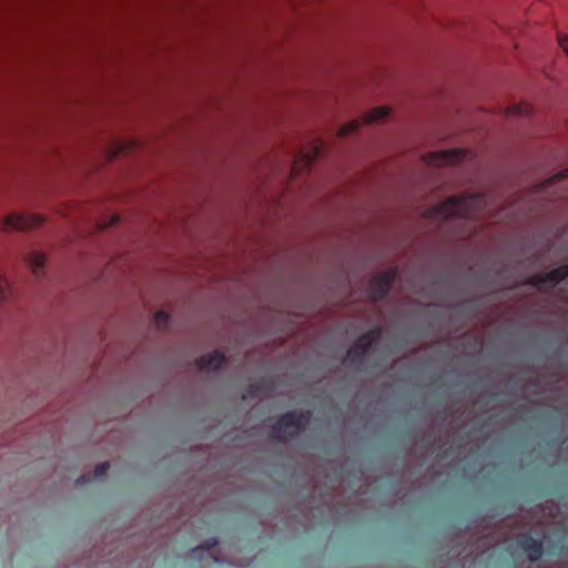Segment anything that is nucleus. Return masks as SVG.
<instances>
[{"mask_svg":"<svg viewBox=\"0 0 568 568\" xmlns=\"http://www.w3.org/2000/svg\"><path fill=\"white\" fill-rule=\"evenodd\" d=\"M488 205V199L483 193L467 196H453L442 204L432 207L426 216L433 220H446L450 217L476 219Z\"/></svg>","mask_w":568,"mask_h":568,"instance_id":"nucleus-1","label":"nucleus"},{"mask_svg":"<svg viewBox=\"0 0 568 568\" xmlns=\"http://www.w3.org/2000/svg\"><path fill=\"white\" fill-rule=\"evenodd\" d=\"M311 418L312 414L310 410L286 412L274 423L272 436L280 442L294 438L307 428Z\"/></svg>","mask_w":568,"mask_h":568,"instance_id":"nucleus-2","label":"nucleus"},{"mask_svg":"<svg viewBox=\"0 0 568 568\" xmlns=\"http://www.w3.org/2000/svg\"><path fill=\"white\" fill-rule=\"evenodd\" d=\"M382 327L376 326L362 334L348 348L343 363L346 366L359 368L364 364L372 345L382 337Z\"/></svg>","mask_w":568,"mask_h":568,"instance_id":"nucleus-3","label":"nucleus"},{"mask_svg":"<svg viewBox=\"0 0 568 568\" xmlns=\"http://www.w3.org/2000/svg\"><path fill=\"white\" fill-rule=\"evenodd\" d=\"M397 276V268H389L376 274L369 284V295L375 302L384 300L390 292Z\"/></svg>","mask_w":568,"mask_h":568,"instance_id":"nucleus-4","label":"nucleus"},{"mask_svg":"<svg viewBox=\"0 0 568 568\" xmlns=\"http://www.w3.org/2000/svg\"><path fill=\"white\" fill-rule=\"evenodd\" d=\"M44 220L39 215L12 214L2 223L3 231H24L42 225Z\"/></svg>","mask_w":568,"mask_h":568,"instance_id":"nucleus-5","label":"nucleus"},{"mask_svg":"<svg viewBox=\"0 0 568 568\" xmlns=\"http://www.w3.org/2000/svg\"><path fill=\"white\" fill-rule=\"evenodd\" d=\"M467 156L465 150H443L424 158L432 165H453L464 161Z\"/></svg>","mask_w":568,"mask_h":568,"instance_id":"nucleus-6","label":"nucleus"},{"mask_svg":"<svg viewBox=\"0 0 568 568\" xmlns=\"http://www.w3.org/2000/svg\"><path fill=\"white\" fill-rule=\"evenodd\" d=\"M518 546L527 554L531 562L538 561L544 555V544L540 539L525 532L518 538Z\"/></svg>","mask_w":568,"mask_h":568,"instance_id":"nucleus-7","label":"nucleus"},{"mask_svg":"<svg viewBox=\"0 0 568 568\" xmlns=\"http://www.w3.org/2000/svg\"><path fill=\"white\" fill-rule=\"evenodd\" d=\"M225 355L222 352L214 351L213 353L202 355L196 361V366L201 371L217 372L225 363Z\"/></svg>","mask_w":568,"mask_h":568,"instance_id":"nucleus-8","label":"nucleus"},{"mask_svg":"<svg viewBox=\"0 0 568 568\" xmlns=\"http://www.w3.org/2000/svg\"><path fill=\"white\" fill-rule=\"evenodd\" d=\"M109 468L110 464L108 462L101 463L95 466L93 474H83L78 477L75 484L84 485L92 481L93 479H103L106 476Z\"/></svg>","mask_w":568,"mask_h":568,"instance_id":"nucleus-9","label":"nucleus"},{"mask_svg":"<svg viewBox=\"0 0 568 568\" xmlns=\"http://www.w3.org/2000/svg\"><path fill=\"white\" fill-rule=\"evenodd\" d=\"M27 262L30 268L32 270L34 276L37 278H40L44 270L45 256L42 253L34 252L28 256Z\"/></svg>","mask_w":568,"mask_h":568,"instance_id":"nucleus-10","label":"nucleus"},{"mask_svg":"<svg viewBox=\"0 0 568 568\" xmlns=\"http://www.w3.org/2000/svg\"><path fill=\"white\" fill-rule=\"evenodd\" d=\"M545 277L547 284H550L551 287L556 286L562 280L568 277V263L559 267H556L548 273H545Z\"/></svg>","mask_w":568,"mask_h":568,"instance_id":"nucleus-11","label":"nucleus"},{"mask_svg":"<svg viewBox=\"0 0 568 568\" xmlns=\"http://www.w3.org/2000/svg\"><path fill=\"white\" fill-rule=\"evenodd\" d=\"M217 545V540L216 538H210L207 539L203 546H200V547H196V548H193L192 551H191V556L193 558H196V557H202L203 555L206 556V557H211L212 558V555H211V550ZM213 560L216 561V557H213Z\"/></svg>","mask_w":568,"mask_h":568,"instance_id":"nucleus-12","label":"nucleus"},{"mask_svg":"<svg viewBox=\"0 0 568 568\" xmlns=\"http://www.w3.org/2000/svg\"><path fill=\"white\" fill-rule=\"evenodd\" d=\"M389 113L390 109L387 106L375 108L365 115V122L369 124L375 123L379 120L387 118Z\"/></svg>","mask_w":568,"mask_h":568,"instance_id":"nucleus-13","label":"nucleus"},{"mask_svg":"<svg viewBox=\"0 0 568 568\" xmlns=\"http://www.w3.org/2000/svg\"><path fill=\"white\" fill-rule=\"evenodd\" d=\"M362 125V122L359 120H354L352 122H349L348 124L344 125L341 130H339V135L341 136H347L349 134H352L353 132H356L357 130H359Z\"/></svg>","mask_w":568,"mask_h":568,"instance_id":"nucleus-14","label":"nucleus"},{"mask_svg":"<svg viewBox=\"0 0 568 568\" xmlns=\"http://www.w3.org/2000/svg\"><path fill=\"white\" fill-rule=\"evenodd\" d=\"M527 283L531 286L537 287L538 290H544L545 285H547L545 273L530 276Z\"/></svg>","mask_w":568,"mask_h":568,"instance_id":"nucleus-15","label":"nucleus"},{"mask_svg":"<svg viewBox=\"0 0 568 568\" xmlns=\"http://www.w3.org/2000/svg\"><path fill=\"white\" fill-rule=\"evenodd\" d=\"M154 321L160 329H164L169 323V315L164 311H159L154 315Z\"/></svg>","mask_w":568,"mask_h":568,"instance_id":"nucleus-16","label":"nucleus"},{"mask_svg":"<svg viewBox=\"0 0 568 568\" xmlns=\"http://www.w3.org/2000/svg\"><path fill=\"white\" fill-rule=\"evenodd\" d=\"M10 296V284L7 280L0 281V301L7 302Z\"/></svg>","mask_w":568,"mask_h":568,"instance_id":"nucleus-17","label":"nucleus"},{"mask_svg":"<svg viewBox=\"0 0 568 568\" xmlns=\"http://www.w3.org/2000/svg\"><path fill=\"white\" fill-rule=\"evenodd\" d=\"M509 113L518 114V115H529L530 114V108L528 105L514 106L509 111Z\"/></svg>","mask_w":568,"mask_h":568,"instance_id":"nucleus-18","label":"nucleus"},{"mask_svg":"<svg viewBox=\"0 0 568 568\" xmlns=\"http://www.w3.org/2000/svg\"><path fill=\"white\" fill-rule=\"evenodd\" d=\"M559 44L568 55V36H559Z\"/></svg>","mask_w":568,"mask_h":568,"instance_id":"nucleus-19","label":"nucleus"},{"mask_svg":"<svg viewBox=\"0 0 568 568\" xmlns=\"http://www.w3.org/2000/svg\"><path fill=\"white\" fill-rule=\"evenodd\" d=\"M256 390V387L254 385H251L248 393L250 395H254Z\"/></svg>","mask_w":568,"mask_h":568,"instance_id":"nucleus-20","label":"nucleus"},{"mask_svg":"<svg viewBox=\"0 0 568 568\" xmlns=\"http://www.w3.org/2000/svg\"><path fill=\"white\" fill-rule=\"evenodd\" d=\"M568 172V169H565V171L562 173H560L561 176H567L568 174H566Z\"/></svg>","mask_w":568,"mask_h":568,"instance_id":"nucleus-21","label":"nucleus"}]
</instances>
